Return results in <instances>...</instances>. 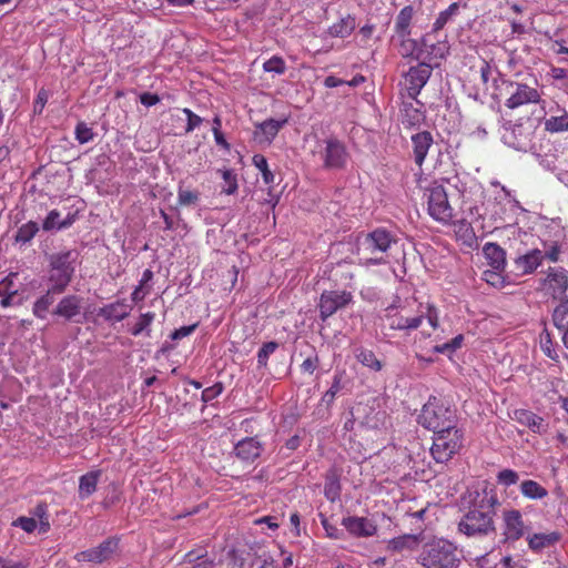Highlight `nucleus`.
Segmentation results:
<instances>
[{"mask_svg": "<svg viewBox=\"0 0 568 568\" xmlns=\"http://www.w3.org/2000/svg\"><path fill=\"white\" fill-rule=\"evenodd\" d=\"M197 327V323L195 324H192V325H189V326H182L180 328H176L174 329L172 333H171V338L173 341H178V339H181L183 337H186L189 335H191L195 328Z\"/></svg>", "mask_w": 568, "mask_h": 568, "instance_id": "680f3d73", "label": "nucleus"}, {"mask_svg": "<svg viewBox=\"0 0 568 568\" xmlns=\"http://www.w3.org/2000/svg\"><path fill=\"white\" fill-rule=\"evenodd\" d=\"M38 231H39L38 223L33 222V221H29V222L22 224L18 229L16 236H14L16 242L26 244V243L30 242L36 236Z\"/></svg>", "mask_w": 568, "mask_h": 568, "instance_id": "a19ab883", "label": "nucleus"}, {"mask_svg": "<svg viewBox=\"0 0 568 568\" xmlns=\"http://www.w3.org/2000/svg\"><path fill=\"white\" fill-rule=\"evenodd\" d=\"M560 246L557 243H554L545 253L544 258L549 260L550 262H558L560 257Z\"/></svg>", "mask_w": 568, "mask_h": 568, "instance_id": "69168bd1", "label": "nucleus"}, {"mask_svg": "<svg viewBox=\"0 0 568 568\" xmlns=\"http://www.w3.org/2000/svg\"><path fill=\"white\" fill-rule=\"evenodd\" d=\"M182 111L186 115V119H187V123H186V128H185L186 133L194 131L196 128H199L202 124L203 119L201 116H199L197 114H195L192 110L184 108Z\"/></svg>", "mask_w": 568, "mask_h": 568, "instance_id": "6e6d98bb", "label": "nucleus"}, {"mask_svg": "<svg viewBox=\"0 0 568 568\" xmlns=\"http://www.w3.org/2000/svg\"><path fill=\"white\" fill-rule=\"evenodd\" d=\"M432 71V65L424 62L409 68L405 74V92L409 100H415L419 95L430 78Z\"/></svg>", "mask_w": 568, "mask_h": 568, "instance_id": "ddd939ff", "label": "nucleus"}, {"mask_svg": "<svg viewBox=\"0 0 568 568\" xmlns=\"http://www.w3.org/2000/svg\"><path fill=\"white\" fill-rule=\"evenodd\" d=\"M418 423L434 434L447 432L457 424L456 409L445 398L430 396L418 415Z\"/></svg>", "mask_w": 568, "mask_h": 568, "instance_id": "7ed1b4c3", "label": "nucleus"}, {"mask_svg": "<svg viewBox=\"0 0 568 568\" xmlns=\"http://www.w3.org/2000/svg\"><path fill=\"white\" fill-rule=\"evenodd\" d=\"M342 526L354 537L367 538L377 532V526L367 517L347 516L342 519Z\"/></svg>", "mask_w": 568, "mask_h": 568, "instance_id": "f3484780", "label": "nucleus"}, {"mask_svg": "<svg viewBox=\"0 0 568 568\" xmlns=\"http://www.w3.org/2000/svg\"><path fill=\"white\" fill-rule=\"evenodd\" d=\"M78 254L74 251H63L50 255L48 281L51 292L63 293L71 283Z\"/></svg>", "mask_w": 568, "mask_h": 568, "instance_id": "423d86ee", "label": "nucleus"}, {"mask_svg": "<svg viewBox=\"0 0 568 568\" xmlns=\"http://www.w3.org/2000/svg\"><path fill=\"white\" fill-rule=\"evenodd\" d=\"M422 310L424 311V317L427 318L429 325L433 328H437L438 326V311L434 305L427 304L426 306L422 305Z\"/></svg>", "mask_w": 568, "mask_h": 568, "instance_id": "bf43d9fd", "label": "nucleus"}, {"mask_svg": "<svg viewBox=\"0 0 568 568\" xmlns=\"http://www.w3.org/2000/svg\"><path fill=\"white\" fill-rule=\"evenodd\" d=\"M496 480H497L498 485H501L504 487H510L518 483L519 475L516 470L506 468V469L500 470L497 474Z\"/></svg>", "mask_w": 568, "mask_h": 568, "instance_id": "8fccbe9b", "label": "nucleus"}, {"mask_svg": "<svg viewBox=\"0 0 568 568\" xmlns=\"http://www.w3.org/2000/svg\"><path fill=\"white\" fill-rule=\"evenodd\" d=\"M222 172V179L225 183L223 192L231 195L237 191V179L236 174L231 169H224Z\"/></svg>", "mask_w": 568, "mask_h": 568, "instance_id": "3c124183", "label": "nucleus"}, {"mask_svg": "<svg viewBox=\"0 0 568 568\" xmlns=\"http://www.w3.org/2000/svg\"><path fill=\"white\" fill-rule=\"evenodd\" d=\"M33 515L39 519L40 531L47 532L50 529L47 504L45 503L38 504L33 510Z\"/></svg>", "mask_w": 568, "mask_h": 568, "instance_id": "603ef678", "label": "nucleus"}, {"mask_svg": "<svg viewBox=\"0 0 568 568\" xmlns=\"http://www.w3.org/2000/svg\"><path fill=\"white\" fill-rule=\"evenodd\" d=\"M500 506L496 491L476 493L470 506L458 523V531L470 538H485L496 534V509Z\"/></svg>", "mask_w": 568, "mask_h": 568, "instance_id": "f257e3e1", "label": "nucleus"}, {"mask_svg": "<svg viewBox=\"0 0 568 568\" xmlns=\"http://www.w3.org/2000/svg\"><path fill=\"white\" fill-rule=\"evenodd\" d=\"M356 26V18L352 14H347L346 17H342L337 22L333 23L327 29V33L332 38H347L355 30Z\"/></svg>", "mask_w": 568, "mask_h": 568, "instance_id": "c756f323", "label": "nucleus"}, {"mask_svg": "<svg viewBox=\"0 0 568 568\" xmlns=\"http://www.w3.org/2000/svg\"><path fill=\"white\" fill-rule=\"evenodd\" d=\"M356 358L362 365L375 372H379L383 368L382 362L376 357L375 353L371 349H359L358 353L356 354Z\"/></svg>", "mask_w": 568, "mask_h": 568, "instance_id": "4c0bfd02", "label": "nucleus"}, {"mask_svg": "<svg viewBox=\"0 0 568 568\" xmlns=\"http://www.w3.org/2000/svg\"><path fill=\"white\" fill-rule=\"evenodd\" d=\"M341 494V486L338 483V479L335 475H329L326 477V483L324 486V495L325 497L331 500L335 501Z\"/></svg>", "mask_w": 568, "mask_h": 568, "instance_id": "c03bdc74", "label": "nucleus"}, {"mask_svg": "<svg viewBox=\"0 0 568 568\" xmlns=\"http://www.w3.org/2000/svg\"><path fill=\"white\" fill-rule=\"evenodd\" d=\"M500 94L505 95L504 105L517 110L530 104L545 103L537 80L532 84L511 80H501Z\"/></svg>", "mask_w": 568, "mask_h": 568, "instance_id": "39448f33", "label": "nucleus"}, {"mask_svg": "<svg viewBox=\"0 0 568 568\" xmlns=\"http://www.w3.org/2000/svg\"><path fill=\"white\" fill-rule=\"evenodd\" d=\"M155 318V314L153 312H146L141 314L135 325L131 328V334L133 336H139L143 332L146 333V336H150V325Z\"/></svg>", "mask_w": 568, "mask_h": 568, "instance_id": "79ce46f5", "label": "nucleus"}, {"mask_svg": "<svg viewBox=\"0 0 568 568\" xmlns=\"http://www.w3.org/2000/svg\"><path fill=\"white\" fill-rule=\"evenodd\" d=\"M74 135H75V140H77L80 144L88 143V142L92 141V140H93V138H94V133H93L92 128H90V126H89L85 122H83V121H80V122L75 125Z\"/></svg>", "mask_w": 568, "mask_h": 568, "instance_id": "de8ad7c7", "label": "nucleus"}, {"mask_svg": "<svg viewBox=\"0 0 568 568\" xmlns=\"http://www.w3.org/2000/svg\"><path fill=\"white\" fill-rule=\"evenodd\" d=\"M59 294L60 293L58 292H51V287H49L48 291L33 303V315L38 318L44 320L48 315L49 308L54 303V296Z\"/></svg>", "mask_w": 568, "mask_h": 568, "instance_id": "473e14b6", "label": "nucleus"}, {"mask_svg": "<svg viewBox=\"0 0 568 568\" xmlns=\"http://www.w3.org/2000/svg\"><path fill=\"white\" fill-rule=\"evenodd\" d=\"M463 446V433L457 426L447 432L436 433L430 448L432 456L437 463L448 462Z\"/></svg>", "mask_w": 568, "mask_h": 568, "instance_id": "1a4fd4ad", "label": "nucleus"}, {"mask_svg": "<svg viewBox=\"0 0 568 568\" xmlns=\"http://www.w3.org/2000/svg\"><path fill=\"white\" fill-rule=\"evenodd\" d=\"M390 42L403 58L415 60L422 58V48L417 40L410 38V34L392 36Z\"/></svg>", "mask_w": 568, "mask_h": 568, "instance_id": "4be33fe9", "label": "nucleus"}, {"mask_svg": "<svg viewBox=\"0 0 568 568\" xmlns=\"http://www.w3.org/2000/svg\"><path fill=\"white\" fill-rule=\"evenodd\" d=\"M416 301H398L385 308L384 318L390 329L412 331L420 326L424 318L422 304L415 311Z\"/></svg>", "mask_w": 568, "mask_h": 568, "instance_id": "0eeeda50", "label": "nucleus"}, {"mask_svg": "<svg viewBox=\"0 0 568 568\" xmlns=\"http://www.w3.org/2000/svg\"><path fill=\"white\" fill-rule=\"evenodd\" d=\"M200 200V192L196 190L183 189L181 185L178 190V204L181 206H190L197 203Z\"/></svg>", "mask_w": 568, "mask_h": 568, "instance_id": "37998d69", "label": "nucleus"}, {"mask_svg": "<svg viewBox=\"0 0 568 568\" xmlns=\"http://www.w3.org/2000/svg\"><path fill=\"white\" fill-rule=\"evenodd\" d=\"M462 559V551L453 541L436 538L423 545L417 562L423 568H459Z\"/></svg>", "mask_w": 568, "mask_h": 568, "instance_id": "f03ea898", "label": "nucleus"}, {"mask_svg": "<svg viewBox=\"0 0 568 568\" xmlns=\"http://www.w3.org/2000/svg\"><path fill=\"white\" fill-rule=\"evenodd\" d=\"M0 568H29L30 562L28 560L13 561L9 558L0 556Z\"/></svg>", "mask_w": 568, "mask_h": 568, "instance_id": "0e129e2a", "label": "nucleus"}, {"mask_svg": "<svg viewBox=\"0 0 568 568\" xmlns=\"http://www.w3.org/2000/svg\"><path fill=\"white\" fill-rule=\"evenodd\" d=\"M500 271H495V270H487L484 272V278L487 283L496 286L498 285L499 283H501V276L499 274Z\"/></svg>", "mask_w": 568, "mask_h": 568, "instance_id": "774afa93", "label": "nucleus"}, {"mask_svg": "<svg viewBox=\"0 0 568 568\" xmlns=\"http://www.w3.org/2000/svg\"><path fill=\"white\" fill-rule=\"evenodd\" d=\"M131 306L124 300H118L114 303L106 304L99 308L98 315L105 321L121 322L129 316Z\"/></svg>", "mask_w": 568, "mask_h": 568, "instance_id": "bb28decb", "label": "nucleus"}, {"mask_svg": "<svg viewBox=\"0 0 568 568\" xmlns=\"http://www.w3.org/2000/svg\"><path fill=\"white\" fill-rule=\"evenodd\" d=\"M341 382H342L341 376L335 375L331 387L325 392V394L322 397L323 403H325L326 405L333 404V402L335 400L336 394L342 388Z\"/></svg>", "mask_w": 568, "mask_h": 568, "instance_id": "864d4df0", "label": "nucleus"}, {"mask_svg": "<svg viewBox=\"0 0 568 568\" xmlns=\"http://www.w3.org/2000/svg\"><path fill=\"white\" fill-rule=\"evenodd\" d=\"M18 273L11 272L0 281V305L3 308L10 307L16 304L14 297L18 295L20 284L17 282Z\"/></svg>", "mask_w": 568, "mask_h": 568, "instance_id": "5701e85b", "label": "nucleus"}, {"mask_svg": "<svg viewBox=\"0 0 568 568\" xmlns=\"http://www.w3.org/2000/svg\"><path fill=\"white\" fill-rule=\"evenodd\" d=\"M552 323L559 329L568 326V300H562L552 312Z\"/></svg>", "mask_w": 568, "mask_h": 568, "instance_id": "58836bf2", "label": "nucleus"}, {"mask_svg": "<svg viewBox=\"0 0 568 568\" xmlns=\"http://www.w3.org/2000/svg\"><path fill=\"white\" fill-rule=\"evenodd\" d=\"M101 474V470H91L79 478L80 499L84 500L95 493Z\"/></svg>", "mask_w": 568, "mask_h": 568, "instance_id": "c85d7f7f", "label": "nucleus"}, {"mask_svg": "<svg viewBox=\"0 0 568 568\" xmlns=\"http://www.w3.org/2000/svg\"><path fill=\"white\" fill-rule=\"evenodd\" d=\"M254 166L261 172L263 181L266 185H272L275 180L274 173L270 170L267 160L263 154H255L252 158Z\"/></svg>", "mask_w": 568, "mask_h": 568, "instance_id": "ea45409f", "label": "nucleus"}, {"mask_svg": "<svg viewBox=\"0 0 568 568\" xmlns=\"http://www.w3.org/2000/svg\"><path fill=\"white\" fill-rule=\"evenodd\" d=\"M561 539L559 531L536 532L527 537L528 548L532 552H541L546 548L555 546Z\"/></svg>", "mask_w": 568, "mask_h": 568, "instance_id": "393cba45", "label": "nucleus"}, {"mask_svg": "<svg viewBox=\"0 0 568 568\" xmlns=\"http://www.w3.org/2000/svg\"><path fill=\"white\" fill-rule=\"evenodd\" d=\"M424 196L427 201L429 215L443 223H447L453 217V207L448 202L447 192L442 183L434 181L425 189Z\"/></svg>", "mask_w": 568, "mask_h": 568, "instance_id": "6e6552de", "label": "nucleus"}, {"mask_svg": "<svg viewBox=\"0 0 568 568\" xmlns=\"http://www.w3.org/2000/svg\"><path fill=\"white\" fill-rule=\"evenodd\" d=\"M539 344L541 352L550 359L559 362V354L557 352V343L554 342L550 332L545 328L539 335Z\"/></svg>", "mask_w": 568, "mask_h": 568, "instance_id": "f704fd0d", "label": "nucleus"}, {"mask_svg": "<svg viewBox=\"0 0 568 568\" xmlns=\"http://www.w3.org/2000/svg\"><path fill=\"white\" fill-rule=\"evenodd\" d=\"M464 341V336L462 334L455 336L447 343L435 345L433 351L434 353L439 354H450L454 353L456 349L462 347Z\"/></svg>", "mask_w": 568, "mask_h": 568, "instance_id": "49530a36", "label": "nucleus"}, {"mask_svg": "<svg viewBox=\"0 0 568 568\" xmlns=\"http://www.w3.org/2000/svg\"><path fill=\"white\" fill-rule=\"evenodd\" d=\"M263 70L265 72L284 74L286 71V63L282 57L273 55L263 63Z\"/></svg>", "mask_w": 568, "mask_h": 568, "instance_id": "a18cd8bd", "label": "nucleus"}, {"mask_svg": "<svg viewBox=\"0 0 568 568\" xmlns=\"http://www.w3.org/2000/svg\"><path fill=\"white\" fill-rule=\"evenodd\" d=\"M59 219H60V212L58 210H51L42 223V229L44 231H51L53 229H58V225L61 222V221H59Z\"/></svg>", "mask_w": 568, "mask_h": 568, "instance_id": "13d9d810", "label": "nucleus"}, {"mask_svg": "<svg viewBox=\"0 0 568 568\" xmlns=\"http://www.w3.org/2000/svg\"><path fill=\"white\" fill-rule=\"evenodd\" d=\"M483 253L488 264L495 271H503L506 265V252L496 243H486Z\"/></svg>", "mask_w": 568, "mask_h": 568, "instance_id": "cd10ccee", "label": "nucleus"}, {"mask_svg": "<svg viewBox=\"0 0 568 568\" xmlns=\"http://www.w3.org/2000/svg\"><path fill=\"white\" fill-rule=\"evenodd\" d=\"M84 298L77 294L64 295L55 305L52 314L68 322L82 323Z\"/></svg>", "mask_w": 568, "mask_h": 568, "instance_id": "dca6fc26", "label": "nucleus"}, {"mask_svg": "<svg viewBox=\"0 0 568 568\" xmlns=\"http://www.w3.org/2000/svg\"><path fill=\"white\" fill-rule=\"evenodd\" d=\"M418 539L415 535H403L390 539L387 542V550L392 552H402L403 550H413Z\"/></svg>", "mask_w": 568, "mask_h": 568, "instance_id": "72a5a7b5", "label": "nucleus"}, {"mask_svg": "<svg viewBox=\"0 0 568 568\" xmlns=\"http://www.w3.org/2000/svg\"><path fill=\"white\" fill-rule=\"evenodd\" d=\"M119 548V538L110 537L97 547L75 554L74 559L79 562L102 564L109 560Z\"/></svg>", "mask_w": 568, "mask_h": 568, "instance_id": "4468645a", "label": "nucleus"}, {"mask_svg": "<svg viewBox=\"0 0 568 568\" xmlns=\"http://www.w3.org/2000/svg\"><path fill=\"white\" fill-rule=\"evenodd\" d=\"M511 418L520 425L528 427L532 433L542 434L546 432L544 418L528 409H515Z\"/></svg>", "mask_w": 568, "mask_h": 568, "instance_id": "b1692460", "label": "nucleus"}, {"mask_svg": "<svg viewBox=\"0 0 568 568\" xmlns=\"http://www.w3.org/2000/svg\"><path fill=\"white\" fill-rule=\"evenodd\" d=\"M544 292L554 300L561 298L568 290V273L564 267L556 266L547 270L541 281Z\"/></svg>", "mask_w": 568, "mask_h": 568, "instance_id": "2eb2a0df", "label": "nucleus"}, {"mask_svg": "<svg viewBox=\"0 0 568 568\" xmlns=\"http://www.w3.org/2000/svg\"><path fill=\"white\" fill-rule=\"evenodd\" d=\"M402 112V123L405 128H417L425 121L424 104L417 98L404 101Z\"/></svg>", "mask_w": 568, "mask_h": 568, "instance_id": "412c9836", "label": "nucleus"}, {"mask_svg": "<svg viewBox=\"0 0 568 568\" xmlns=\"http://www.w3.org/2000/svg\"><path fill=\"white\" fill-rule=\"evenodd\" d=\"M318 155L325 170H343L349 160L345 143L337 138L325 139L318 150Z\"/></svg>", "mask_w": 568, "mask_h": 568, "instance_id": "9d476101", "label": "nucleus"}, {"mask_svg": "<svg viewBox=\"0 0 568 568\" xmlns=\"http://www.w3.org/2000/svg\"><path fill=\"white\" fill-rule=\"evenodd\" d=\"M410 141L413 148L414 162L419 169H422L427 156V153L434 143L433 135L429 131H420L416 134H413Z\"/></svg>", "mask_w": 568, "mask_h": 568, "instance_id": "aec40b11", "label": "nucleus"}, {"mask_svg": "<svg viewBox=\"0 0 568 568\" xmlns=\"http://www.w3.org/2000/svg\"><path fill=\"white\" fill-rule=\"evenodd\" d=\"M287 123V118L282 120L267 119L255 124L254 139L258 143L271 144L281 129Z\"/></svg>", "mask_w": 568, "mask_h": 568, "instance_id": "6ab92c4d", "label": "nucleus"}, {"mask_svg": "<svg viewBox=\"0 0 568 568\" xmlns=\"http://www.w3.org/2000/svg\"><path fill=\"white\" fill-rule=\"evenodd\" d=\"M12 526L20 527L28 534H31L37 528V520L33 517L21 516L12 521Z\"/></svg>", "mask_w": 568, "mask_h": 568, "instance_id": "5fc2aeb1", "label": "nucleus"}, {"mask_svg": "<svg viewBox=\"0 0 568 568\" xmlns=\"http://www.w3.org/2000/svg\"><path fill=\"white\" fill-rule=\"evenodd\" d=\"M545 131L549 133L568 132V113L559 116H550L545 121Z\"/></svg>", "mask_w": 568, "mask_h": 568, "instance_id": "e433bc0d", "label": "nucleus"}, {"mask_svg": "<svg viewBox=\"0 0 568 568\" xmlns=\"http://www.w3.org/2000/svg\"><path fill=\"white\" fill-rule=\"evenodd\" d=\"M395 235L384 227L367 233L358 245L359 261L364 265H379L387 262V252L396 244Z\"/></svg>", "mask_w": 568, "mask_h": 568, "instance_id": "20e7f679", "label": "nucleus"}, {"mask_svg": "<svg viewBox=\"0 0 568 568\" xmlns=\"http://www.w3.org/2000/svg\"><path fill=\"white\" fill-rule=\"evenodd\" d=\"M320 366V357L315 353L314 355H311L306 357L303 363L301 364V371L302 373L312 375Z\"/></svg>", "mask_w": 568, "mask_h": 568, "instance_id": "4d7b16f0", "label": "nucleus"}, {"mask_svg": "<svg viewBox=\"0 0 568 568\" xmlns=\"http://www.w3.org/2000/svg\"><path fill=\"white\" fill-rule=\"evenodd\" d=\"M140 102L145 106H153L160 102L158 94L144 92L140 95Z\"/></svg>", "mask_w": 568, "mask_h": 568, "instance_id": "338daca9", "label": "nucleus"}, {"mask_svg": "<svg viewBox=\"0 0 568 568\" xmlns=\"http://www.w3.org/2000/svg\"><path fill=\"white\" fill-rule=\"evenodd\" d=\"M544 253L540 250L535 248L517 257L515 260V265L520 274L526 275L534 273L538 266L541 265Z\"/></svg>", "mask_w": 568, "mask_h": 568, "instance_id": "a878e982", "label": "nucleus"}, {"mask_svg": "<svg viewBox=\"0 0 568 568\" xmlns=\"http://www.w3.org/2000/svg\"><path fill=\"white\" fill-rule=\"evenodd\" d=\"M353 302V295L345 290L324 291L317 304L320 317L323 322L336 312L344 310Z\"/></svg>", "mask_w": 568, "mask_h": 568, "instance_id": "9b49d317", "label": "nucleus"}, {"mask_svg": "<svg viewBox=\"0 0 568 568\" xmlns=\"http://www.w3.org/2000/svg\"><path fill=\"white\" fill-rule=\"evenodd\" d=\"M460 7L466 8L467 3L460 4V2H453L447 9L439 12L433 24V30H442L452 20L453 17L457 16Z\"/></svg>", "mask_w": 568, "mask_h": 568, "instance_id": "c9c22d12", "label": "nucleus"}, {"mask_svg": "<svg viewBox=\"0 0 568 568\" xmlns=\"http://www.w3.org/2000/svg\"><path fill=\"white\" fill-rule=\"evenodd\" d=\"M321 524L326 532V536L332 539H339L341 538V530L333 524L328 521V519L324 516L321 518Z\"/></svg>", "mask_w": 568, "mask_h": 568, "instance_id": "052dcab7", "label": "nucleus"}, {"mask_svg": "<svg viewBox=\"0 0 568 568\" xmlns=\"http://www.w3.org/2000/svg\"><path fill=\"white\" fill-rule=\"evenodd\" d=\"M223 390V386L217 383L211 387H207L205 388L203 392H202V399L203 402H210L212 399H214L215 397H217Z\"/></svg>", "mask_w": 568, "mask_h": 568, "instance_id": "e2e57ef3", "label": "nucleus"}, {"mask_svg": "<svg viewBox=\"0 0 568 568\" xmlns=\"http://www.w3.org/2000/svg\"><path fill=\"white\" fill-rule=\"evenodd\" d=\"M501 529L505 541L515 542L521 539L526 531L524 516L519 509H504L501 514Z\"/></svg>", "mask_w": 568, "mask_h": 568, "instance_id": "f8f14e48", "label": "nucleus"}, {"mask_svg": "<svg viewBox=\"0 0 568 568\" xmlns=\"http://www.w3.org/2000/svg\"><path fill=\"white\" fill-rule=\"evenodd\" d=\"M414 17V9L412 6H405L396 16L394 24V34H412V20Z\"/></svg>", "mask_w": 568, "mask_h": 568, "instance_id": "7c9ffc66", "label": "nucleus"}, {"mask_svg": "<svg viewBox=\"0 0 568 568\" xmlns=\"http://www.w3.org/2000/svg\"><path fill=\"white\" fill-rule=\"evenodd\" d=\"M263 445L256 437H246L234 446L235 456L244 463H254L262 454Z\"/></svg>", "mask_w": 568, "mask_h": 568, "instance_id": "a211bd4d", "label": "nucleus"}, {"mask_svg": "<svg viewBox=\"0 0 568 568\" xmlns=\"http://www.w3.org/2000/svg\"><path fill=\"white\" fill-rule=\"evenodd\" d=\"M278 348V344L274 341L264 343L257 352V364L260 367H265L268 357Z\"/></svg>", "mask_w": 568, "mask_h": 568, "instance_id": "09e8293b", "label": "nucleus"}, {"mask_svg": "<svg viewBox=\"0 0 568 568\" xmlns=\"http://www.w3.org/2000/svg\"><path fill=\"white\" fill-rule=\"evenodd\" d=\"M519 490L525 498L540 500L548 496V490L538 481L526 479L520 483Z\"/></svg>", "mask_w": 568, "mask_h": 568, "instance_id": "2f4dec72", "label": "nucleus"}]
</instances>
